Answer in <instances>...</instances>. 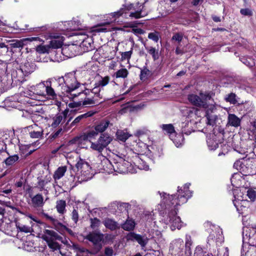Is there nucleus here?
<instances>
[{"label":"nucleus","instance_id":"obj_1","mask_svg":"<svg viewBox=\"0 0 256 256\" xmlns=\"http://www.w3.org/2000/svg\"><path fill=\"white\" fill-rule=\"evenodd\" d=\"M56 82L58 84V88L62 93L64 94H70L74 98L80 94V92H78V94H72V92L78 88L80 85L74 74L72 73H68L64 76L58 78L56 80Z\"/></svg>","mask_w":256,"mask_h":256},{"label":"nucleus","instance_id":"obj_2","mask_svg":"<svg viewBox=\"0 0 256 256\" xmlns=\"http://www.w3.org/2000/svg\"><path fill=\"white\" fill-rule=\"evenodd\" d=\"M188 99L190 103L196 107L204 108L205 110L209 108L212 110L214 108V104H210L208 101L211 99V96L208 93L200 92L199 95L190 94L188 96Z\"/></svg>","mask_w":256,"mask_h":256},{"label":"nucleus","instance_id":"obj_3","mask_svg":"<svg viewBox=\"0 0 256 256\" xmlns=\"http://www.w3.org/2000/svg\"><path fill=\"white\" fill-rule=\"evenodd\" d=\"M110 124L109 120H102L93 126V129L87 131L82 138L84 140H94L98 134H104Z\"/></svg>","mask_w":256,"mask_h":256},{"label":"nucleus","instance_id":"obj_4","mask_svg":"<svg viewBox=\"0 0 256 256\" xmlns=\"http://www.w3.org/2000/svg\"><path fill=\"white\" fill-rule=\"evenodd\" d=\"M113 137L108 133L105 132L100 134L96 140L88 141L90 143V148L93 150L96 151L98 154H102L104 150L111 143Z\"/></svg>","mask_w":256,"mask_h":256},{"label":"nucleus","instance_id":"obj_5","mask_svg":"<svg viewBox=\"0 0 256 256\" xmlns=\"http://www.w3.org/2000/svg\"><path fill=\"white\" fill-rule=\"evenodd\" d=\"M190 184H186L184 186L183 190L179 189V187H178V196L176 198H174V196L172 195L169 196V199L172 201V204H176V205H180L184 204L187 202L188 198L192 196V192L188 190Z\"/></svg>","mask_w":256,"mask_h":256},{"label":"nucleus","instance_id":"obj_6","mask_svg":"<svg viewBox=\"0 0 256 256\" xmlns=\"http://www.w3.org/2000/svg\"><path fill=\"white\" fill-rule=\"evenodd\" d=\"M0 230L4 232L6 234L12 237L15 236L16 234V220H11L9 218H4L1 224Z\"/></svg>","mask_w":256,"mask_h":256},{"label":"nucleus","instance_id":"obj_7","mask_svg":"<svg viewBox=\"0 0 256 256\" xmlns=\"http://www.w3.org/2000/svg\"><path fill=\"white\" fill-rule=\"evenodd\" d=\"M43 132L42 128L36 124L26 127L21 130V133L26 136L30 134V138H40Z\"/></svg>","mask_w":256,"mask_h":256},{"label":"nucleus","instance_id":"obj_8","mask_svg":"<svg viewBox=\"0 0 256 256\" xmlns=\"http://www.w3.org/2000/svg\"><path fill=\"white\" fill-rule=\"evenodd\" d=\"M244 175H253L256 173V159L255 158H248L244 160Z\"/></svg>","mask_w":256,"mask_h":256},{"label":"nucleus","instance_id":"obj_9","mask_svg":"<svg viewBox=\"0 0 256 256\" xmlns=\"http://www.w3.org/2000/svg\"><path fill=\"white\" fill-rule=\"evenodd\" d=\"M127 242H136L142 248L147 244L148 239L146 235L142 236L134 232H130L126 236Z\"/></svg>","mask_w":256,"mask_h":256},{"label":"nucleus","instance_id":"obj_10","mask_svg":"<svg viewBox=\"0 0 256 256\" xmlns=\"http://www.w3.org/2000/svg\"><path fill=\"white\" fill-rule=\"evenodd\" d=\"M176 214L177 212L176 210H171L168 214L170 228L172 230H176V228L180 229L182 226L180 218Z\"/></svg>","mask_w":256,"mask_h":256},{"label":"nucleus","instance_id":"obj_11","mask_svg":"<svg viewBox=\"0 0 256 256\" xmlns=\"http://www.w3.org/2000/svg\"><path fill=\"white\" fill-rule=\"evenodd\" d=\"M30 197L31 198L32 206L36 210L37 212L42 208L45 201L42 194H38L34 196L30 194Z\"/></svg>","mask_w":256,"mask_h":256},{"label":"nucleus","instance_id":"obj_12","mask_svg":"<svg viewBox=\"0 0 256 256\" xmlns=\"http://www.w3.org/2000/svg\"><path fill=\"white\" fill-rule=\"evenodd\" d=\"M84 238L92 242L94 245L96 246L102 240H104V234L100 232H92L87 234Z\"/></svg>","mask_w":256,"mask_h":256},{"label":"nucleus","instance_id":"obj_13","mask_svg":"<svg viewBox=\"0 0 256 256\" xmlns=\"http://www.w3.org/2000/svg\"><path fill=\"white\" fill-rule=\"evenodd\" d=\"M42 238L46 242L62 240V238L57 232L54 230H45L44 231Z\"/></svg>","mask_w":256,"mask_h":256},{"label":"nucleus","instance_id":"obj_14","mask_svg":"<svg viewBox=\"0 0 256 256\" xmlns=\"http://www.w3.org/2000/svg\"><path fill=\"white\" fill-rule=\"evenodd\" d=\"M95 85V86L92 90L86 89L84 90V94L86 96H92L94 98H96V100L99 101L102 98V95L100 93L101 88L97 84H96Z\"/></svg>","mask_w":256,"mask_h":256},{"label":"nucleus","instance_id":"obj_15","mask_svg":"<svg viewBox=\"0 0 256 256\" xmlns=\"http://www.w3.org/2000/svg\"><path fill=\"white\" fill-rule=\"evenodd\" d=\"M68 114V110H64L62 112L58 113L54 116L52 118L53 122L52 124V126L53 128H56L58 126L61 122H64V120L66 118V116Z\"/></svg>","mask_w":256,"mask_h":256},{"label":"nucleus","instance_id":"obj_16","mask_svg":"<svg viewBox=\"0 0 256 256\" xmlns=\"http://www.w3.org/2000/svg\"><path fill=\"white\" fill-rule=\"evenodd\" d=\"M216 109V106L214 104V108L212 110H210L209 108H206V110L205 116L206 118V124L208 125L214 126L216 124V121L218 119V116L216 115L211 114V113L212 112Z\"/></svg>","mask_w":256,"mask_h":256},{"label":"nucleus","instance_id":"obj_17","mask_svg":"<svg viewBox=\"0 0 256 256\" xmlns=\"http://www.w3.org/2000/svg\"><path fill=\"white\" fill-rule=\"evenodd\" d=\"M3 103L4 105L0 106V107L4 108L8 110H10L11 108H14L16 106V96H12L7 97Z\"/></svg>","mask_w":256,"mask_h":256},{"label":"nucleus","instance_id":"obj_18","mask_svg":"<svg viewBox=\"0 0 256 256\" xmlns=\"http://www.w3.org/2000/svg\"><path fill=\"white\" fill-rule=\"evenodd\" d=\"M103 224L107 228L111 230H114L120 228L118 222L110 218H105L103 222Z\"/></svg>","mask_w":256,"mask_h":256},{"label":"nucleus","instance_id":"obj_19","mask_svg":"<svg viewBox=\"0 0 256 256\" xmlns=\"http://www.w3.org/2000/svg\"><path fill=\"white\" fill-rule=\"evenodd\" d=\"M227 124L234 127H238L240 124V120L234 114H229Z\"/></svg>","mask_w":256,"mask_h":256},{"label":"nucleus","instance_id":"obj_20","mask_svg":"<svg viewBox=\"0 0 256 256\" xmlns=\"http://www.w3.org/2000/svg\"><path fill=\"white\" fill-rule=\"evenodd\" d=\"M64 40L62 37H58L52 39L48 44L50 49H58L60 48L63 45Z\"/></svg>","mask_w":256,"mask_h":256},{"label":"nucleus","instance_id":"obj_21","mask_svg":"<svg viewBox=\"0 0 256 256\" xmlns=\"http://www.w3.org/2000/svg\"><path fill=\"white\" fill-rule=\"evenodd\" d=\"M37 212L38 214L50 220L52 223L56 228H58V226H62V224L60 222L57 220L54 219L52 216H50L44 212L43 208L38 210Z\"/></svg>","mask_w":256,"mask_h":256},{"label":"nucleus","instance_id":"obj_22","mask_svg":"<svg viewBox=\"0 0 256 256\" xmlns=\"http://www.w3.org/2000/svg\"><path fill=\"white\" fill-rule=\"evenodd\" d=\"M95 114V112L90 111L84 114L78 116L74 118V120L71 123V126H74L79 123L81 120L86 119L88 117L92 116Z\"/></svg>","mask_w":256,"mask_h":256},{"label":"nucleus","instance_id":"obj_23","mask_svg":"<svg viewBox=\"0 0 256 256\" xmlns=\"http://www.w3.org/2000/svg\"><path fill=\"white\" fill-rule=\"evenodd\" d=\"M32 70L30 64L26 62L20 66V68L18 70V72H17V74L26 76L30 74Z\"/></svg>","mask_w":256,"mask_h":256},{"label":"nucleus","instance_id":"obj_24","mask_svg":"<svg viewBox=\"0 0 256 256\" xmlns=\"http://www.w3.org/2000/svg\"><path fill=\"white\" fill-rule=\"evenodd\" d=\"M67 170L66 166H62L58 168L54 172L53 178L55 180L60 179L65 174Z\"/></svg>","mask_w":256,"mask_h":256},{"label":"nucleus","instance_id":"obj_25","mask_svg":"<svg viewBox=\"0 0 256 256\" xmlns=\"http://www.w3.org/2000/svg\"><path fill=\"white\" fill-rule=\"evenodd\" d=\"M200 110L198 108L194 109L192 110H190L188 112V117L190 118V121H194L196 122L200 120L199 118H200Z\"/></svg>","mask_w":256,"mask_h":256},{"label":"nucleus","instance_id":"obj_26","mask_svg":"<svg viewBox=\"0 0 256 256\" xmlns=\"http://www.w3.org/2000/svg\"><path fill=\"white\" fill-rule=\"evenodd\" d=\"M162 130L169 134L170 138H172L176 134L174 128L172 124H163L160 126Z\"/></svg>","mask_w":256,"mask_h":256},{"label":"nucleus","instance_id":"obj_27","mask_svg":"<svg viewBox=\"0 0 256 256\" xmlns=\"http://www.w3.org/2000/svg\"><path fill=\"white\" fill-rule=\"evenodd\" d=\"M176 147H180L184 143V137L182 134H175L170 138Z\"/></svg>","mask_w":256,"mask_h":256},{"label":"nucleus","instance_id":"obj_28","mask_svg":"<svg viewBox=\"0 0 256 256\" xmlns=\"http://www.w3.org/2000/svg\"><path fill=\"white\" fill-rule=\"evenodd\" d=\"M98 102V101L96 100V98H94L92 96L86 97L83 101H82V106L85 107L90 106L94 105Z\"/></svg>","mask_w":256,"mask_h":256},{"label":"nucleus","instance_id":"obj_29","mask_svg":"<svg viewBox=\"0 0 256 256\" xmlns=\"http://www.w3.org/2000/svg\"><path fill=\"white\" fill-rule=\"evenodd\" d=\"M145 49L147 52L152 56V58L154 60H157L159 58L158 50L156 49L155 48L146 46L144 44Z\"/></svg>","mask_w":256,"mask_h":256},{"label":"nucleus","instance_id":"obj_30","mask_svg":"<svg viewBox=\"0 0 256 256\" xmlns=\"http://www.w3.org/2000/svg\"><path fill=\"white\" fill-rule=\"evenodd\" d=\"M136 223L132 219H128L122 224V228L125 230L130 231L134 228Z\"/></svg>","mask_w":256,"mask_h":256},{"label":"nucleus","instance_id":"obj_31","mask_svg":"<svg viewBox=\"0 0 256 256\" xmlns=\"http://www.w3.org/2000/svg\"><path fill=\"white\" fill-rule=\"evenodd\" d=\"M66 202L64 200L56 202V208L59 214H63L66 212Z\"/></svg>","mask_w":256,"mask_h":256},{"label":"nucleus","instance_id":"obj_32","mask_svg":"<svg viewBox=\"0 0 256 256\" xmlns=\"http://www.w3.org/2000/svg\"><path fill=\"white\" fill-rule=\"evenodd\" d=\"M152 75L151 72L146 67H144L141 70L140 74V79L142 81L147 80Z\"/></svg>","mask_w":256,"mask_h":256},{"label":"nucleus","instance_id":"obj_33","mask_svg":"<svg viewBox=\"0 0 256 256\" xmlns=\"http://www.w3.org/2000/svg\"><path fill=\"white\" fill-rule=\"evenodd\" d=\"M50 178H38V188H39L40 191H42L44 190L45 186L50 182Z\"/></svg>","mask_w":256,"mask_h":256},{"label":"nucleus","instance_id":"obj_34","mask_svg":"<svg viewBox=\"0 0 256 256\" xmlns=\"http://www.w3.org/2000/svg\"><path fill=\"white\" fill-rule=\"evenodd\" d=\"M116 138L118 140L125 142L130 136L128 132L122 130H118L116 133Z\"/></svg>","mask_w":256,"mask_h":256},{"label":"nucleus","instance_id":"obj_35","mask_svg":"<svg viewBox=\"0 0 256 256\" xmlns=\"http://www.w3.org/2000/svg\"><path fill=\"white\" fill-rule=\"evenodd\" d=\"M28 148L29 146L28 144H22L20 146V152L22 156L25 157L31 154L32 151L29 152Z\"/></svg>","mask_w":256,"mask_h":256},{"label":"nucleus","instance_id":"obj_36","mask_svg":"<svg viewBox=\"0 0 256 256\" xmlns=\"http://www.w3.org/2000/svg\"><path fill=\"white\" fill-rule=\"evenodd\" d=\"M128 74V72L125 68H121L118 70L115 74L114 76L116 78H126Z\"/></svg>","mask_w":256,"mask_h":256},{"label":"nucleus","instance_id":"obj_37","mask_svg":"<svg viewBox=\"0 0 256 256\" xmlns=\"http://www.w3.org/2000/svg\"><path fill=\"white\" fill-rule=\"evenodd\" d=\"M50 50V48L48 44L39 45L36 48V51L39 54H48Z\"/></svg>","mask_w":256,"mask_h":256},{"label":"nucleus","instance_id":"obj_38","mask_svg":"<svg viewBox=\"0 0 256 256\" xmlns=\"http://www.w3.org/2000/svg\"><path fill=\"white\" fill-rule=\"evenodd\" d=\"M46 84L47 86H43V88H45L47 95L54 98L56 96V94L53 88L51 87L50 82H46Z\"/></svg>","mask_w":256,"mask_h":256},{"label":"nucleus","instance_id":"obj_39","mask_svg":"<svg viewBox=\"0 0 256 256\" xmlns=\"http://www.w3.org/2000/svg\"><path fill=\"white\" fill-rule=\"evenodd\" d=\"M244 159H241L237 160L234 164V168L240 171L242 174V170L244 169Z\"/></svg>","mask_w":256,"mask_h":256},{"label":"nucleus","instance_id":"obj_40","mask_svg":"<svg viewBox=\"0 0 256 256\" xmlns=\"http://www.w3.org/2000/svg\"><path fill=\"white\" fill-rule=\"evenodd\" d=\"M236 96L234 93H230L227 95V96L225 98V100L227 102H229L232 104H236L237 103V100L236 98Z\"/></svg>","mask_w":256,"mask_h":256},{"label":"nucleus","instance_id":"obj_41","mask_svg":"<svg viewBox=\"0 0 256 256\" xmlns=\"http://www.w3.org/2000/svg\"><path fill=\"white\" fill-rule=\"evenodd\" d=\"M207 144L210 150H214L218 147V143L213 138H209L207 140Z\"/></svg>","mask_w":256,"mask_h":256},{"label":"nucleus","instance_id":"obj_42","mask_svg":"<svg viewBox=\"0 0 256 256\" xmlns=\"http://www.w3.org/2000/svg\"><path fill=\"white\" fill-rule=\"evenodd\" d=\"M100 224V221L97 218H90V227L92 229H95L99 227Z\"/></svg>","mask_w":256,"mask_h":256},{"label":"nucleus","instance_id":"obj_43","mask_svg":"<svg viewBox=\"0 0 256 256\" xmlns=\"http://www.w3.org/2000/svg\"><path fill=\"white\" fill-rule=\"evenodd\" d=\"M132 50L133 48H132L130 50L122 52L121 54L122 59V60H130L132 54Z\"/></svg>","mask_w":256,"mask_h":256},{"label":"nucleus","instance_id":"obj_44","mask_svg":"<svg viewBox=\"0 0 256 256\" xmlns=\"http://www.w3.org/2000/svg\"><path fill=\"white\" fill-rule=\"evenodd\" d=\"M206 252H204L202 248L200 246H197L194 250V256H203Z\"/></svg>","mask_w":256,"mask_h":256},{"label":"nucleus","instance_id":"obj_45","mask_svg":"<svg viewBox=\"0 0 256 256\" xmlns=\"http://www.w3.org/2000/svg\"><path fill=\"white\" fill-rule=\"evenodd\" d=\"M247 196L250 201L254 202L256 199V192L252 190H248L247 191Z\"/></svg>","mask_w":256,"mask_h":256},{"label":"nucleus","instance_id":"obj_46","mask_svg":"<svg viewBox=\"0 0 256 256\" xmlns=\"http://www.w3.org/2000/svg\"><path fill=\"white\" fill-rule=\"evenodd\" d=\"M110 81V78L108 76H105L100 80L98 81V83H96L100 87H103L106 86L108 84Z\"/></svg>","mask_w":256,"mask_h":256},{"label":"nucleus","instance_id":"obj_47","mask_svg":"<svg viewBox=\"0 0 256 256\" xmlns=\"http://www.w3.org/2000/svg\"><path fill=\"white\" fill-rule=\"evenodd\" d=\"M183 38V34L182 33H176L172 38V40H175L178 42H182Z\"/></svg>","mask_w":256,"mask_h":256},{"label":"nucleus","instance_id":"obj_48","mask_svg":"<svg viewBox=\"0 0 256 256\" xmlns=\"http://www.w3.org/2000/svg\"><path fill=\"white\" fill-rule=\"evenodd\" d=\"M240 13L244 16H252V12L250 8H242L240 10Z\"/></svg>","mask_w":256,"mask_h":256},{"label":"nucleus","instance_id":"obj_49","mask_svg":"<svg viewBox=\"0 0 256 256\" xmlns=\"http://www.w3.org/2000/svg\"><path fill=\"white\" fill-rule=\"evenodd\" d=\"M48 244V246L50 247V248L54 250H56L57 249H58L60 248V246L58 244L55 242V240H52L51 242H46Z\"/></svg>","mask_w":256,"mask_h":256},{"label":"nucleus","instance_id":"obj_50","mask_svg":"<svg viewBox=\"0 0 256 256\" xmlns=\"http://www.w3.org/2000/svg\"><path fill=\"white\" fill-rule=\"evenodd\" d=\"M136 146L138 148H140V150H138L142 152H145V151L148 148L147 145L144 142H139L136 144Z\"/></svg>","mask_w":256,"mask_h":256},{"label":"nucleus","instance_id":"obj_51","mask_svg":"<svg viewBox=\"0 0 256 256\" xmlns=\"http://www.w3.org/2000/svg\"><path fill=\"white\" fill-rule=\"evenodd\" d=\"M78 213L76 210L74 209L72 212V218L75 224H76L78 220Z\"/></svg>","mask_w":256,"mask_h":256},{"label":"nucleus","instance_id":"obj_52","mask_svg":"<svg viewBox=\"0 0 256 256\" xmlns=\"http://www.w3.org/2000/svg\"><path fill=\"white\" fill-rule=\"evenodd\" d=\"M142 12L141 10L137 11V12H131L130 14V17H134L136 18H139L144 17V16H145L146 15V14H142Z\"/></svg>","mask_w":256,"mask_h":256},{"label":"nucleus","instance_id":"obj_53","mask_svg":"<svg viewBox=\"0 0 256 256\" xmlns=\"http://www.w3.org/2000/svg\"><path fill=\"white\" fill-rule=\"evenodd\" d=\"M148 38L153 40L155 42H158L159 39L158 34L156 32L149 33Z\"/></svg>","mask_w":256,"mask_h":256},{"label":"nucleus","instance_id":"obj_54","mask_svg":"<svg viewBox=\"0 0 256 256\" xmlns=\"http://www.w3.org/2000/svg\"><path fill=\"white\" fill-rule=\"evenodd\" d=\"M82 106V101L72 102L68 104V106L70 108H77Z\"/></svg>","mask_w":256,"mask_h":256},{"label":"nucleus","instance_id":"obj_55","mask_svg":"<svg viewBox=\"0 0 256 256\" xmlns=\"http://www.w3.org/2000/svg\"><path fill=\"white\" fill-rule=\"evenodd\" d=\"M90 168H91L88 162H86V164H84L82 168L80 170L81 172H83V174H84V172H86V174L90 173Z\"/></svg>","mask_w":256,"mask_h":256},{"label":"nucleus","instance_id":"obj_56","mask_svg":"<svg viewBox=\"0 0 256 256\" xmlns=\"http://www.w3.org/2000/svg\"><path fill=\"white\" fill-rule=\"evenodd\" d=\"M16 162V157L14 156H10L5 160V163L7 166H10Z\"/></svg>","mask_w":256,"mask_h":256},{"label":"nucleus","instance_id":"obj_57","mask_svg":"<svg viewBox=\"0 0 256 256\" xmlns=\"http://www.w3.org/2000/svg\"><path fill=\"white\" fill-rule=\"evenodd\" d=\"M86 162L84 160L80 158L78 160L77 162L76 166L78 170H81L84 164H86Z\"/></svg>","mask_w":256,"mask_h":256},{"label":"nucleus","instance_id":"obj_58","mask_svg":"<svg viewBox=\"0 0 256 256\" xmlns=\"http://www.w3.org/2000/svg\"><path fill=\"white\" fill-rule=\"evenodd\" d=\"M114 254L113 248L111 247H106L104 248V256H112Z\"/></svg>","mask_w":256,"mask_h":256},{"label":"nucleus","instance_id":"obj_59","mask_svg":"<svg viewBox=\"0 0 256 256\" xmlns=\"http://www.w3.org/2000/svg\"><path fill=\"white\" fill-rule=\"evenodd\" d=\"M18 228L21 232H24L26 233L30 232L32 230L31 227L26 226H18Z\"/></svg>","mask_w":256,"mask_h":256},{"label":"nucleus","instance_id":"obj_60","mask_svg":"<svg viewBox=\"0 0 256 256\" xmlns=\"http://www.w3.org/2000/svg\"><path fill=\"white\" fill-rule=\"evenodd\" d=\"M148 132V130L147 128H144L142 129L138 130L136 132V134L138 136H140L141 135L147 134Z\"/></svg>","mask_w":256,"mask_h":256},{"label":"nucleus","instance_id":"obj_61","mask_svg":"<svg viewBox=\"0 0 256 256\" xmlns=\"http://www.w3.org/2000/svg\"><path fill=\"white\" fill-rule=\"evenodd\" d=\"M192 242L190 237L186 236V244H185L186 248L190 249V246L192 245Z\"/></svg>","mask_w":256,"mask_h":256},{"label":"nucleus","instance_id":"obj_62","mask_svg":"<svg viewBox=\"0 0 256 256\" xmlns=\"http://www.w3.org/2000/svg\"><path fill=\"white\" fill-rule=\"evenodd\" d=\"M29 40L28 38H24L20 40H17V48L22 47L24 44V42Z\"/></svg>","mask_w":256,"mask_h":256},{"label":"nucleus","instance_id":"obj_63","mask_svg":"<svg viewBox=\"0 0 256 256\" xmlns=\"http://www.w3.org/2000/svg\"><path fill=\"white\" fill-rule=\"evenodd\" d=\"M132 32L136 34H144V30L141 28H133Z\"/></svg>","mask_w":256,"mask_h":256},{"label":"nucleus","instance_id":"obj_64","mask_svg":"<svg viewBox=\"0 0 256 256\" xmlns=\"http://www.w3.org/2000/svg\"><path fill=\"white\" fill-rule=\"evenodd\" d=\"M123 10L122 8L120 9V10L116 12H115L114 13V16H115V17H116V18H118L120 16L123 12H122Z\"/></svg>","mask_w":256,"mask_h":256}]
</instances>
